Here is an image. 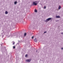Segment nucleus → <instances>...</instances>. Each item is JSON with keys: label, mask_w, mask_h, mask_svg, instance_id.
<instances>
[{"label": "nucleus", "mask_w": 63, "mask_h": 63, "mask_svg": "<svg viewBox=\"0 0 63 63\" xmlns=\"http://www.w3.org/2000/svg\"><path fill=\"white\" fill-rule=\"evenodd\" d=\"M31 61V59H30V60H29V59H28V60H26V62H30Z\"/></svg>", "instance_id": "nucleus-1"}, {"label": "nucleus", "mask_w": 63, "mask_h": 63, "mask_svg": "<svg viewBox=\"0 0 63 63\" xmlns=\"http://www.w3.org/2000/svg\"><path fill=\"white\" fill-rule=\"evenodd\" d=\"M36 1H34V2H33V5H37V3H36Z\"/></svg>", "instance_id": "nucleus-2"}, {"label": "nucleus", "mask_w": 63, "mask_h": 63, "mask_svg": "<svg viewBox=\"0 0 63 63\" xmlns=\"http://www.w3.org/2000/svg\"><path fill=\"white\" fill-rule=\"evenodd\" d=\"M51 19V18H48V19H47L46 20V21H49V20H50Z\"/></svg>", "instance_id": "nucleus-3"}, {"label": "nucleus", "mask_w": 63, "mask_h": 63, "mask_svg": "<svg viewBox=\"0 0 63 63\" xmlns=\"http://www.w3.org/2000/svg\"><path fill=\"white\" fill-rule=\"evenodd\" d=\"M34 41L35 42H37V39L36 38H35V39H34Z\"/></svg>", "instance_id": "nucleus-4"}, {"label": "nucleus", "mask_w": 63, "mask_h": 63, "mask_svg": "<svg viewBox=\"0 0 63 63\" xmlns=\"http://www.w3.org/2000/svg\"><path fill=\"white\" fill-rule=\"evenodd\" d=\"M60 17L59 16H56V17L57 18H59Z\"/></svg>", "instance_id": "nucleus-5"}, {"label": "nucleus", "mask_w": 63, "mask_h": 63, "mask_svg": "<svg viewBox=\"0 0 63 63\" xmlns=\"http://www.w3.org/2000/svg\"><path fill=\"white\" fill-rule=\"evenodd\" d=\"M8 12L7 11H6L5 12V14H8Z\"/></svg>", "instance_id": "nucleus-6"}, {"label": "nucleus", "mask_w": 63, "mask_h": 63, "mask_svg": "<svg viewBox=\"0 0 63 63\" xmlns=\"http://www.w3.org/2000/svg\"><path fill=\"white\" fill-rule=\"evenodd\" d=\"M60 9H61V6H59V7L58 8V9L59 10Z\"/></svg>", "instance_id": "nucleus-7"}, {"label": "nucleus", "mask_w": 63, "mask_h": 63, "mask_svg": "<svg viewBox=\"0 0 63 63\" xmlns=\"http://www.w3.org/2000/svg\"><path fill=\"white\" fill-rule=\"evenodd\" d=\"M35 12H37V10H36V9H35Z\"/></svg>", "instance_id": "nucleus-8"}, {"label": "nucleus", "mask_w": 63, "mask_h": 63, "mask_svg": "<svg viewBox=\"0 0 63 63\" xmlns=\"http://www.w3.org/2000/svg\"><path fill=\"white\" fill-rule=\"evenodd\" d=\"M17 1H15V4H17Z\"/></svg>", "instance_id": "nucleus-9"}, {"label": "nucleus", "mask_w": 63, "mask_h": 63, "mask_svg": "<svg viewBox=\"0 0 63 63\" xmlns=\"http://www.w3.org/2000/svg\"><path fill=\"white\" fill-rule=\"evenodd\" d=\"M26 33H25V34H24V36H26Z\"/></svg>", "instance_id": "nucleus-10"}, {"label": "nucleus", "mask_w": 63, "mask_h": 63, "mask_svg": "<svg viewBox=\"0 0 63 63\" xmlns=\"http://www.w3.org/2000/svg\"><path fill=\"white\" fill-rule=\"evenodd\" d=\"M16 47L15 46H13V48H14V49H15Z\"/></svg>", "instance_id": "nucleus-11"}, {"label": "nucleus", "mask_w": 63, "mask_h": 63, "mask_svg": "<svg viewBox=\"0 0 63 63\" xmlns=\"http://www.w3.org/2000/svg\"><path fill=\"white\" fill-rule=\"evenodd\" d=\"M28 56V55H26L25 57H27Z\"/></svg>", "instance_id": "nucleus-12"}, {"label": "nucleus", "mask_w": 63, "mask_h": 63, "mask_svg": "<svg viewBox=\"0 0 63 63\" xmlns=\"http://www.w3.org/2000/svg\"><path fill=\"white\" fill-rule=\"evenodd\" d=\"M33 38H34V36H32V39H33Z\"/></svg>", "instance_id": "nucleus-13"}, {"label": "nucleus", "mask_w": 63, "mask_h": 63, "mask_svg": "<svg viewBox=\"0 0 63 63\" xmlns=\"http://www.w3.org/2000/svg\"><path fill=\"white\" fill-rule=\"evenodd\" d=\"M15 44V42H13V44H14V45Z\"/></svg>", "instance_id": "nucleus-14"}, {"label": "nucleus", "mask_w": 63, "mask_h": 63, "mask_svg": "<svg viewBox=\"0 0 63 63\" xmlns=\"http://www.w3.org/2000/svg\"><path fill=\"white\" fill-rule=\"evenodd\" d=\"M46 6H45L44 7V9H46Z\"/></svg>", "instance_id": "nucleus-15"}, {"label": "nucleus", "mask_w": 63, "mask_h": 63, "mask_svg": "<svg viewBox=\"0 0 63 63\" xmlns=\"http://www.w3.org/2000/svg\"><path fill=\"white\" fill-rule=\"evenodd\" d=\"M46 32H44V33H46Z\"/></svg>", "instance_id": "nucleus-16"}, {"label": "nucleus", "mask_w": 63, "mask_h": 63, "mask_svg": "<svg viewBox=\"0 0 63 63\" xmlns=\"http://www.w3.org/2000/svg\"><path fill=\"white\" fill-rule=\"evenodd\" d=\"M61 34H63V32H62L61 33Z\"/></svg>", "instance_id": "nucleus-17"}, {"label": "nucleus", "mask_w": 63, "mask_h": 63, "mask_svg": "<svg viewBox=\"0 0 63 63\" xmlns=\"http://www.w3.org/2000/svg\"><path fill=\"white\" fill-rule=\"evenodd\" d=\"M62 49H63V48H62Z\"/></svg>", "instance_id": "nucleus-18"}, {"label": "nucleus", "mask_w": 63, "mask_h": 63, "mask_svg": "<svg viewBox=\"0 0 63 63\" xmlns=\"http://www.w3.org/2000/svg\"><path fill=\"white\" fill-rule=\"evenodd\" d=\"M37 51H36V52H37Z\"/></svg>", "instance_id": "nucleus-19"}]
</instances>
